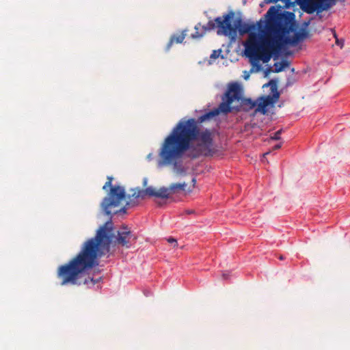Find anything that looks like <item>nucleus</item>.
<instances>
[{
	"label": "nucleus",
	"instance_id": "obj_1",
	"mask_svg": "<svg viewBox=\"0 0 350 350\" xmlns=\"http://www.w3.org/2000/svg\"><path fill=\"white\" fill-rule=\"evenodd\" d=\"M110 187L108 196L105 197L100 204L105 215L109 219L105 225L100 227L96 235L81 245L79 252L68 262L60 265L57 270V278L61 286H81L92 288L102 280V277H96L92 272L93 268L99 264V258L104 254V250H109L111 237L107 234L111 228L107 225L112 220L111 208L119 206L121 200L126 198L125 189L119 185H112V183L107 181L103 189Z\"/></svg>",
	"mask_w": 350,
	"mask_h": 350
},
{
	"label": "nucleus",
	"instance_id": "obj_2",
	"mask_svg": "<svg viewBox=\"0 0 350 350\" xmlns=\"http://www.w3.org/2000/svg\"><path fill=\"white\" fill-rule=\"evenodd\" d=\"M226 104L224 101L218 107L211 111L200 110L202 114L197 118L180 120L165 138L159 150L158 165L162 167L174 161L178 167V159L194 160L201 157H208L219 152L214 137L215 129H203L200 124L209 121L220 113L226 114Z\"/></svg>",
	"mask_w": 350,
	"mask_h": 350
},
{
	"label": "nucleus",
	"instance_id": "obj_3",
	"mask_svg": "<svg viewBox=\"0 0 350 350\" xmlns=\"http://www.w3.org/2000/svg\"><path fill=\"white\" fill-rule=\"evenodd\" d=\"M234 16V12L230 11L222 17L218 16L214 20H210L205 25H202L200 23H198L195 25V32L191 34V37L193 39L200 38L207 31H213L217 27V33L218 35L231 36V39L234 40L237 37V31L241 36H243L247 33H254L258 30L256 25L245 23L241 18H237L232 25V20Z\"/></svg>",
	"mask_w": 350,
	"mask_h": 350
},
{
	"label": "nucleus",
	"instance_id": "obj_4",
	"mask_svg": "<svg viewBox=\"0 0 350 350\" xmlns=\"http://www.w3.org/2000/svg\"><path fill=\"white\" fill-rule=\"evenodd\" d=\"M241 86L237 83H232L222 95L221 99L226 104V114L238 113L240 111L248 112L255 107L257 102L248 98L242 97Z\"/></svg>",
	"mask_w": 350,
	"mask_h": 350
},
{
	"label": "nucleus",
	"instance_id": "obj_5",
	"mask_svg": "<svg viewBox=\"0 0 350 350\" xmlns=\"http://www.w3.org/2000/svg\"><path fill=\"white\" fill-rule=\"evenodd\" d=\"M270 87L271 93L267 96H261L259 98V103L256 105L257 107L255 109L256 112H260L265 115L267 113V107L273 105L280 98V93L277 88V80L271 79L267 83L265 84L263 87Z\"/></svg>",
	"mask_w": 350,
	"mask_h": 350
},
{
	"label": "nucleus",
	"instance_id": "obj_6",
	"mask_svg": "<svg viewBox=\"0 0 350 350\" xmlns=\"http://www.w3.org/2000/svg\"><path fill=\"white\" fill-rule=\"evenodd\" d=\"M137 237L132 233L127 226H122L118 231L116 242L122 247L130 248L132 242H135Z\"/></svg>",
	"mask_w": 350,
	"mask_h": 350
},
{
	"label": "nucleus",
	"instance_id": "obj_7",
	"mask_svg": "<svg viewBox=\"0 0 350 350\" xmlns=\"http://www.w3.org/2000/svg\"><path fill=\"white\" fill-rule=\"evenodd\" d=\"M284 48V45L282 42H275L271 44L268 49L265 47H262L261 51L262 55L261 59L264 63H267L272 57H273L274 59H278Z\"/></svg>",
	"mask_w": 350,
	"mask_h": 350
},
{
	"label": "nucleus",
	"instance_id": "obj_8",
	"mask_svg": "<svg viewBox=\"0 0 350 350\" xmlns=\"http://www.w3.org/2000/svg\"><path fill=\"white\" fill-rule=\"evenodd\" d=\"M259 49H260L254 44L246 46L245 49L246 57L250 59L253 66L256 65L257 70H259L261 68L260 65L258 64V60L260 59V57L257 55V51Z\"/></svg>",
	"mask_w": 350,
	"mask_h": 350
},
{
	"label": "nucleus",
	"instance_id": "obj_9",
	"mask_svg": "<svg viewBox=\"0 0 350 350\" xmlns=\"http://www.w3.org/2000/svg\"><path fill=\"white\" fill-rule=\"evenodd\" d=\"M152 196L161 199H168L171 198L172 195L169 188L162 187L159 191H154L152 188Z\"/></svg>",
	"mask_w": 350,
	"mask_h": 350
},
{
	"label": "nucleus",
	"instance_id": "obj_10",
	"mask_svg": "<svg viewBox=\"0 0 350 350\" xmlns=\"http://www.w3.org/2000/svg\"><path fill=\"white\" fill-rule=\"evenodd\" d=\"M301 8L308 14H312L314 12H317L316 0H306L301 6Z\"/></svg>",
	"mask_w": 350,
	"mask_h": 350
},
{
	"label": "nucleus",
	"instance_id": "obj_11",
	"mask_svg": "<svg viewBox=\"0 0 350 350\" xmlns=\"http://www.w3.org/2000/svg\"><path fill=\"white\" fill-rule=\"evenodd\" d=\"M301 40H303L301 35L298 32V31H295L294 32V36L293 37L287 36L285 40V42H282L284 45L288 44L291 46H295L298 44Z\"/></svg>",
	"mask_w": 350,
	"mask_h": 350
},
{
	"label": "nucleus",
	"instance_id": "obj_12",
	"mask_svg": "<svg viewBox=\"0 0 350 350\" xmlns=\"http://www.w3.org/2000/svg\"><path fill=\"white\" fill-rule=\"evenodd\" d=\"M186 187L187 184L185 183H175L171 185L169 187V189L172 196L175 193L185 194Z\"/></svg>",
	"mask_w": 350,
	"mask_h": 350
},
{
	"label": "nucleus",
	"instance_id": "obj_13",
	"mask_svg": "<svg viewBox=\"0 0 350 350\" xmlns=\"http://www.w3.org/2000/svg\"><path fill=\"white\" fill-rule=\"evenodd\" d=\"M131 191H133V193L127 196V198L129 199L126 203L127 208H132L137 206L140 201L139 198L137 197V191L135 189H132Z\"/></svg>",
	"mask_w": 350,
	"mask_h": 350
},
{
	"label": "nucleus",
	"instance_id": "obj_14",
	"mask_svg": "<svg viewBox=\"0 0 350 350\" xmlns=\"http://www.w3.org/2000/svg\"><path fill=\"white\" fill-rule=\"evenodd\" d=\"M317 12L321 13L324 10H327L331 8V5L326 2L325 0H316Z\"/></svg>",
	"mask_w": 350,
	"mask_h": 350
},
{
	"label": "nucleus",
	"instance_id": "obj_15",
	"mask_svg": "<svg viewBox=\"0 0 350 350\" xmlns=\"http://www.w3.org/2000/svg\"><path fill=\"white\" fill-rule=\"evenodd\" d=\"M147 196H152V187H149L145 189H139L137 191V197L139 198V200H144Z\"/></svg>",
	"mask_w": 350,
	"mask_h": 350
},
{
	"label": "nucleus",
	"instance_id": "obj_16",
	"mask_svg": "<svg viewBox=\"0 0 350 350\" xmlns=\"http://www.w3.org/2000/svg\"><path fill=\"white\" fill-rule=\"evenodd\" d=\"M288 66L289 62L286 59H283L280 62H275L273 65L274 69L271 71L273 72H280Z\"/></svg>",
	"mask_w": 350,
	"mask_h": 350
},
{
	"label": "nucleus",
	"instance_id": "obj_17",
	"mask_svg": "<svg viewBox=\"0 0 350 350\" xmlns=\"http://www.w3.org/2000/svg\"><path fill=\"white\" fill-rule=\"evenodd\" d=\"M278 16V10L274 7L271 6L267 12L265 16L269 21H274L277 19Z\"/></svg>",
	"mask_w": 350,
	"mask_h": 350
},
{
	"label": "nucleus",
	"instance_id": "obj_18",
	"mask_svg": "<svg viewBox=\"0 0 350 350\" xmlns=\"http://www.w3.org/2000/svg\"><path fill=\"white\" fill-rule=\"evenodd\" d=\"M309 25V22H306L304 23V27L301 28L298 31L299 34L301 35L302 39L306 38L308 36V32L306 29V27Z\"/></svg>",
	"mask_w": 350,
	"mask_h": 350
},
{
	"label": "nucleus",
	"instance_id": "obj_19",
	"mask_svg": "<svg viewBox=\"0 0 350 350\" xmlns=\"http://www.w3.org/2000/svg\"><path fill=\"white\" fill-rule=\"evenodd\" d=\"M283 130L280 129L270 135V139L272 140H280L281 139V134Z\"/></svg>",
	"mask_w": 350,
	"mask_h": 350
},
{
	"label": "nucleus",
	"instance_id": "obj_20",
	"mask_svg": "<svg viewBox=\"0 0 350 350\" xmlns=\"http://www.w3.org/2000/svg\"><path fill=\"white\" fill-rule=\"evenodd\" d=\"M333 31V35L334 37L336 39V45L339 46L340 48H342L344 46L345 40L343 39H339L338 38L337 34L335 31Z\"/></svg>",
	"mask_w": 350,
	"mask_h": 350
},
{
	"label": "nucleus",
	"instance_id": "obj_21",
	"mask_svg": "<svg viewBox=\"0 0 350 350\" xmlns=\"http://www.w3.org/2000/svg\"><path fill=\"white\" fill-rule=\"evenodd\" d=\"M185 38V33L183 31L180 35H178V36L175 35V40H174V42H176V43H182Z\"/></svg>",
	"mask_w": 350,
	"mask_h": 350
},
{
	"label": "nucleus",
	"instance_id": "obj_22",
	"mask_svg": "<svg viewBox=\"0 0 350 350\" xmlns=\"http://www.w3.org/2000/svg\"><path fill=\"white\" fill-rule=\"evenodd\" d=\"M221 53V49L214 50V51L212 52V53H211V55L210 57H211V59H217V58H218V57H219V55H220V53Z\"/></svg>",
	"mask_w": 350,
	"mask_h": 350
},
{
	"label": "nucleus",
	"instance_id": "obj_23",
	"mask_svg": "<svg viewBox=\"0 0 350 350\" xmlns=\"http://www.w3.org/2000/svg\"><path fill=\"white\" fill-rule=\"evenodd\" d=\"M126 208H127V206H124V207L121 208L120 209H119L118 211H115V212H113V213H112V212H111V213H112V217H113L114 215H118V214H121V213H122V214L126 213Z\"/></svg>",
	"mask_w": 350,
	"mask_h": 350
},
{
	"label": "nucleus",
	"instance_id": "obj_24",
	"mask_svg": "<svg viewBox=\"0 0 350 350\" xmlns=\"http://www.w3.org/2000/svg\"><path fill=\"white\" fill-rule=\"evenodd\" d=\"M174 40H175V35H173V36L171 37V38H170V40L169 42L167 43V46H166V49H165V50H166L167 51H169V50L170 49L171 46H172V44H174Z\"/></svg>",
	"mask_w": 350,
	"mask_h": 350
},
{
	"label": "nucleus",
	"instance_id": "obj_25",
	"mask_svg": "<svg viewBox=\"0 0 350 350\" xmlns=\"http://www.w3.org/2000/svg\"><path fill=\"white\" fill-rule=\"evenodd\" d=\"M282 143L280 142V143H278L277 144H275L274 146H273V150H278V149H280L281 147H282Z\"/></svg>",
	"mask_w": 350,
	"mask_h": 350
},
{
	"label": "nucleus",
	"instance_id": "obj_26",
	"mask_svg": "<svg viewBox=\"0 0 350 350\" xmlns=\"http://www.w3.org/2000/svg\"><path fill=\"white\" fill-rule=\"evenodd\" d=\"M222 278H223L224 280H228L230 278L229 273H224L222 274Z\"/></svg>",
	"mask_w": 350,
	"mask_h": 350
},
{
	"label": "nucleus",
	"instance_id": "obj_27",
	"mask_svg": "<svg viewBox=\"0 0 350 350\" xmlns=\"http://www.w3.org/2000/svg\"><path fill=\"white\" fill-rule=\"evenodd\" d=\"M326 2H327L328 3H329L331 5V7H332L333 5H334L336 4V0H325Z\"/></svg>",
	"mask_w": 350,
	"mask_h": 350
},
{
	"label": "nucleus",
	"instance_id": "obj_28",
	"mask_svg": "<svg viewBox=\"0 0 350 350\" xmlns=\"http://www.w3.org/2000/svg\"><path fill=\"white\" fill-rule=\"evenodd\" d=\"M284 13L288 15L289 17H291V18H294L295 17V14L293 13V12H284Z\"/></svg>",
	"mask_w": 350,
	"mask_h": 350
},
{
	"label": "nucleus",
	"instance_id": "obj_29",
	"mask_svg": "<svg viewBox=\"0 0 350 350\" xmlns=\"http://www.w3.org/2000/svg\"><path fill=\"white\" fill-rule=\"evenodd\" d=\"M167 241H168V242H170V243H177L176 240L175 239H174V238H172V237L169 238V239H167Z\"/></svg>",
	"mask_w": 350,
	"mask_h": 350
},
{
	"label": "nucleus",
	"instance_id": "obj_30",
	"mask_svg": "<svg viewBox=\"0 0 350 350\" xmlns=\"http://www.w3.org/2000/svg\"><path fill=\"white\" fill-rule=\"evenodd\" d=\"M270 71H271V67L267 68L265 71V75H267Z\"/></svg>",
	"mask_w": 350,
	"mask_h": 350
},
{
	"label": "nucleus",
	"instance_id": "obj_31",
	"mask_svg": "<svg viewBox=\"0 0 350 350\" xmlns=\"http://www.w3.org/2000/svg\"><path fill=\"white\" fill-rule=\"evenodd\" d=\"M112 180H113V177L107 176V181H110L111 183H112Z\"/></svg>",
	"mask_w": 350,
	"mask_h": 350
},
{
	"label": "nucleus",
	"instance_id": "obj_32",
	"mask_svg": "<svg viewBox=\"0 0 350 350\" xmlns=\"http://www.w3.org/2000/svg\"><path fill=\"white\" fill-rule=\"evenodd\" d=\"M279 258H280V260H283V259H284V258H283V256H280Z\"/></svg>",
	"mask_w": 350,
	"mask_h": 350
},
{
	"label": "nucleus",
	"instance_id": "obj_33",
	"mask_svg": "<svg viewBox=\"0 0 350 350\" xmlns=\"http://www.w3.org/2000/svg\"><path fill=\"white\" fill-rule=\"evenodd\" d=\"M340 2H345V0H340Z\"/></svg>",
	"mask_w": 350,
	"mask_h": 350
},
{
	"label": "nucleus",
	"instance_id": "obj_34",
	"mask_svg": "<svg viewBox=\"0 0 350 350\" xmlns=\"http://www.w3.org/2000/svg\"><path fill=\"white\" fill-rule=\"evenodd\" d=\"M261 22L264 23V21H260V22H258V24L260 25Z\"/></svg>",
	"mask_w": 350,
	"mask_h": 350
}]
</instances>
